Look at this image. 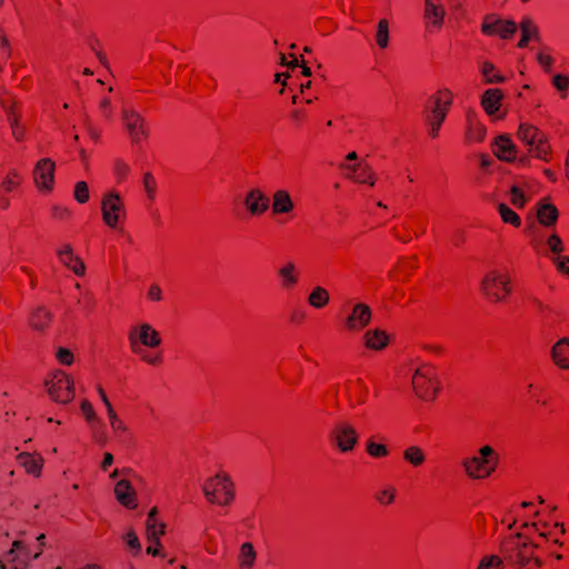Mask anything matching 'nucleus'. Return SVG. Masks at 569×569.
<instances>
[{"mask_svg":"<svg viewBox=\"0 0 569 569\" xmlns=\"http://www.w3.org/2000/svg\"><path fill=\"white\" fill-rule=\"evenodd\" d=\"M206 501L213 506L228 507L236 499L234 482L228 472L219 470L202 485Z\"/></svg>","mask_w":569,"mask_h":569,"instance_id":"f257e3e1","label":"nucleus"},{"mask_svg":"<svg viewBox=\"0 0 569 569\" xmlns=\"http://www.w3.org/2000/svg\"><path fill=\"white\" fill-rule=\"evenodd\" d=\"M499 455L489 445L482 446L477 453L466 457L461 467L467 478L471 480H483L489 478L497 469Z\"/></svg>","mask_w":569,"mask_h":569,"instance_id":"f03ea898","label":"nucleus"},{"mask_svg":"<svg viewBox=\"0 0 569 569\" xmlns=\"http://www.w3.org/2000/svg\"><path fill=\"white\" fill-rule=\"evenodd\" d=\"M455 93L449 88L437 90L429 99V112L427 116L428 134L432 139L439 136L447 114L453 104Z\"/></svg>","mask_w":569,"mask_h":569,"instance_id":"7ed1b4c3","label":"nucleus"},{"mask_svg":"<svg viewBox=\"0 0 569 569\" xmlns=\"http://www.w3.org/2000/svg\"><path fill=\"white\" fill-rule=\"evenodd\" d=\"M44 388L49 398L56 403L68 405L74 399V381L61 369H56L47 376Z\"/></svg>","mask_w":569,"mask_h":569,"instance_id":"20e7f679","label":"nucleus"},{"mask_svg":"<svg viewBox=\"0 0 569 569\" xmlns=\"http://www.w3.org/2000/svg\"><path fill=\"white\" fill-rule=\"evenodd\" d=\"M480 289L490 301H505L512 291L510 276L506 271L491 269L482 277Z\"/></svg>","mask_w":569,"mask_h":569,"instance_id":"39448f33","label":"nucleus"},{"mask_svg":"<svg viewBox=\"0 0 569 569\" xmlns=\"http://www.w3.org/2000/svg\"><path fill=\"white\" fill-rule=\"evenodd\" d=\"M411 385L415 395L427 402L433 401L440 390V381L431 365H422L413 372Z\"/></svg>","mask_w":569,"mask_h":569,"instance_id":"423d86ee","label":"nucleus"},{"mask_svg":"<svg viewBox=\"0 0 569 569\" xmlns=\"http://www.w3.org/2000/svg\"><path fill=\"white\" fill-rule=\"evenodd\" d=\"M517 138L527 147L532 157L548 161L551 147L547 136L539 128L529 123H521L517 131Z\"/></svg>","mask_w":569,"mask_h":569,"instance_id":"0eeeda50","label":"nucleus"},{"mask_svg":"<svg viewBox=\"0 0 569 569\" xmlns=\"http://www.w3.org/2000/svg\"><path fill=\"white\" fill-rule=\"evenodd\" d=\"M126 207L122 197L114 190L103 193L101 199V218L106 227L118 230L126 218Z\"/></svg>","mask_w":569,"mask_h":569,"instance_id":"6e6552de","label":"nucleus"},{"mask_svg":"<svg viewBox=\"0 0 569 569\" xmlns=\"http://www.w3.org/2000/svg\"><path fill=\"white\" fill-rule=\"evenodd\" d=\"M128 340L134 353H141V348L157 349L162 343L159 331L148 322H140L131 327Z\"/></svg>","mask_w":569,"mask_h":569,"instance_id":"1a4fd4ad","label":"nucleus"},{"mask_svg":"<svg viewBox=\"0 0 569 569\" xmlns=\"http://www.w3.org/2000/svg\"><path fill=\"white\" fill-rule=\"evenodd\" d=\"M121 121L132 146H141L149 139V129L142 114L132 108H123Z\"/></svg>","mask_w":569,"mask_h":569,"instance_id":"9d476101","label":"nucleus"},{"mask_svg":"<svg viewBox=\"0 0 569 569\" xmlns=\"http://www.w3.org/2000/svg\"><path fill=\"white\" fill-rule=\"evenodd\" d=\"M521 538L522 536L518 533L503 540L501 551L505 553L506 559L525 566L533 556V549L540 547V543H533L529 540L520 541Z\"/></svg>","mask_w":569,"mask_h":569,"instance_id":"9b49d317","label":"nucleus"},{"mask_svg":"<svg viewBox=\"0 0 569 569\" xmlns=\"http://www.w3.org/2000/svg\"><path fill=\"white\" fill-rule=\"evenodd\" d=\"M32 181L42 194H50L56 183V163L50 158L38 160L32 170Z\"/></svg>","mask_w":569,"mask_h":569,"instance_id":"f8f14e48","label":"nucleus"},{"mask_svg":"<svg viewBox=\"0 0 569 569\" xmlns=\"http://www.w3.org/2000/svg\"><path fill=\"white\" fill-rule=\"evenodd\" d=\"M32 557L21 540H14L0 559V569H29Z\"/></svg>","mask_w":569,"mask_h":569,"instance_id":"ddd939ff","label":"nucleus"},{"mask_svg":"<svg viewBox=\"0 0 569 569\" xmlns=\"http://www.w3.org/2000/svg\"><path fill=\"white\" fill-rule=\"evenodd\" d=\"M359 435L348 421H340L335 426L331 439L340 452H350L358 443Z\"/></svg>","mask_w":569,"mask_h":569,"instance_id":"4468645a","label":"nucleus"},{"mask_svg":"<svg viewBox=\"0 0 569 569\" xmlns=\"http://www.w3.org/2000/svg\"><path fill=\"white\" fill-rule=\"evenodd\" d=\"M372 312L368 305L357 302L352 306L350 313L345 319V328L351 332L363 330L371 321Z\"/></svg>","mask_w":569,"mask_h":569,"instance_id":"2eb2a0df","label":"nucleus"},{"mask_svg":"<svg viewBox=\"0 0 569 569\" xmlns=\"http://www.w3.org/2000/svg\"><path fill=\"white\" fill-rule=\"evenodd\" d=\"M56 254L59 261L64 267L70 269L74 274L80 277L84 276L86 264L83 260L74 253V250L70 243L60 244L56 250Z\"/></svg>","mask_w":569,"mask_h":569,"instance_id":"dca6fc26","label":"nucleus"},{"mask_svg":"<svg viewBox=\"0 0 569 569\" xmlns=\"http://www.w3.org/2000/svg\"><path fill=\"white\" fill-rule=\"evenodd\" d=\"M166 523L146 525V538L150 543L146 552L152 557H163L161 537L166 533Z\"/></svg>","mask_w":569,"mask_h":569,"instance_id":"f3484780","label":"nucleus"},{"mask_svg":"<svg viewBox=\"0 0 569 569\" xmlns=\"http://www.w3.org/2000/svg\"><path fill=\"white\" fill-rule=\"evenodd\" d=\"M243 204L251 216L263 214L269 207V199L260 189H250L243 199Z\"/></svg>","mask_w":569,"mask_h":569,"instance_id":"a211bd4d","label":"nucleus"},{"mask_svg":"<svg viewBox=\"0 0 569 569\" xmlns=\"http://www.w3.org/2000/svg\"><path fill=\"white\" fill-rule=\"evenodd\" d=\"M113 493L117 501L127 509H136L137 503V493L130 481L122 479L119 480L113 488Z\"/></svg>","mask_w":569,"mask_h":569,"instance_id":"6ab92c4d","label":"nucleus"},{"mask_svg":"<svg viewBox=\"0 0 569 569\" xmlns=\"http://www.w3.org/2000/svg\"><path fill=\"white\" fill-rule=\"evenodd\" d=\"M516 31L515 22L510 20H500L495 18H487L482 23V32L487 34H499L501 38L507 39Z\"/></svg>","mask_w":569,"mask_h":569,"instance_id":"aec40b11","label":"nucleus"},{"mask_svg":"<svg viewBox=\"0 0 569 569\" xmlns=\"http://www.w3.org/2000/svg\"><path fill=\"white\" fill-rule=\"evenodd\" d=\"M518 148L506 134L498 136L493 142V154L502 161L512 162L517 158Z\"/></svg>","mask_w":569,"mask_h":569,"instance_id":"412c9836","label":"nucleus"},{"mask_svg":"<svg viewBox=\"0 0 569 569\" xmlns=\"http://www.w3.org/2000/svg\"><path fill=\"white\" fill-rule=\"evenodd\" d=\"M236 561L237 569H254L258 561L254 546L249 541L242 542L237 551Z\"/></svg>","mask_w":569,"mask_h":569,"instance_id":"4be33fe9","label":"nucleus"},{"mask_svg":"<svg viewBox=\"0 0 569 569\" xmlns=\"http://www.w3.org/2000/svg\"><path fill=\"white\" fill-rule=\"evenodd\" d=\"M26 472L39 478L43 468V458L39 453L22 452L17 457Z\"/></svg>","mask_w":569,"mask_h":569,"instance_id":"5701e85b","label":"nucleus"},{"mask_svg":"<svg viewBox=\"0 0 569 569\" xmlns=\"http://www.w3.org/2000/svg\"><path fill=\"white\" fill-rule=\"evenodd\" d=\"M551 359L561 369H569V338H562L551 348Z\"/></svg>","mask_w":569,"mask_h":569,"instance_id":"b1692460","label":"nucleus"},{"mask_svg":"<svg viewBox=\"0 0 569 569\" xmlns=\"http://www.w3.org/2000/svg\"><path fill=\"white\" fill-rule=\"evenodd\" d=\"M365 346L375 351L385 349L389 343V336L382 329L368 330L363 336Z\"/></svg>","mask_w":569,"mask_h":569,"instance_id":"393cba45","label":"nucleus"},{"mask_svg":"<svg viewBox=\"0 0 569 569\" xmlns=\"http://www.w3.org/2000/svg\"><path fill=\"white\" fill-rule=\"evenodd\" d=\"M295 203L287 190L280 189L272 194V212L274 214H289Z\"/></svg>","mask_w":569,"mask_h":569,"instance_id":"a878e982","label":"nucleus"},{"mask_svg":"<svg viewBox=\"0 0 569 569\" xmlns=\"http://www.w3.org/2000/svg\"><path fill=\"white\" fill-rule=\"evenodd\" d=\"M503 94L499 89H488L482 94L481 106L488 116H495L501 106Z\"/></svg>","mask_w":569,"mask_h":569,"instance_id":"bb28decb","label":"nucleus"},{"mask_svg":"<svg viewBox=\"0 0 569 569\" xmlns=\"http://www.w3.org/2000/svg\"><path fill=\"white\" fill-rule=\"evenodd\" d=\"M446 16L445 7L441 2H427L425 7V19L433 27L440 28Z\"/></svg>","mask_w":569,"mask_h":569,"instance_id":"cd10ccee","label":"nucleus"},{"mask_svg":"<svg viewBox=\"0 0 569 569\" xmlns=\"http://www.w3.org/2000/svg\"><path fill=\"white\" fill-rule=\"evenodd\" d=\"M558 216L557 208L548 202L540 203L537 209V218L545 227L553 226L558 220Z\"/></svg>","mask_w":569,"mask_h":569,"instance_id":"c85d7f7f","label":"nucleus"},{"mask_svg":"<svg viewBox=\"0 0 569 569\" xmlns=\"http://www.w3.org/2000/svg\"><path fill=\"white\" fill-rule=\"evenodd\" d=\"M486 136V128L482 123H480L475 114L469 113L467 117V131L466 138L469 141L479 142Z\"/></svg>","mask_w":569,"mask_h":569,"instance_id":"c756f323","label":"nucleus"},{"mask_svg":"<svg viewBox=\"0 0 569 569\" xmlns=\"http://www.w3.org/2000/svg\"><path fill=\"white\" fill-rule=\"evenodd\" d=\"M51 318L52 316L49 310L39 307L31 313L29 323L32 329L42 331L49 326Z\"/></svg>","mask_w":569,"mask_h":569,"instance_id":"7c9ffc66","label":"nucleus"},{"mask_svg":"<svg viewBox=\"0 0 569 569\" xmlns=\"http://www.w3.org/2000/svg\"><path fill=\"white\" fill-rule=\"evenodd\" d=\"M329 299L330 296L328 290L321 286H317L311 290L307 300L311 307L321 309L329 303Z\"/></svg>","mask_w":569,"mask_h":569,"instance_id":"2f4dec72","label":"nucleus"},{"mask_svg":"<svg viewBox=\"0 0 569 569\" xmlns=\"http://www.w3.org/2000/svg\"><path fill=\"white\" fill-rule=\"evenodd\" d=\"M279 276L282 281L283 288H291L298 282V274L296 266L292 262H288L279 269Z\"/></svg>","mask_w":569,"mask_h":569,"instance_id":"473e14b6","label":"nucleus"},{"mask_svg":"<svg viewBox=\"0 0 569 569\" xmlns=\"http://www.w3.org/2000/svg\"><path fill=\"white\" fill-rule=\"evenodd\" d=\"M403 459L412 467H420L426 460V455L420 447L409 446L403 451Z\"/></svg>","mask_w":569,"mask_h":569,"instance_id":"72a5a7b5","label":"nucleus"},{"mask_svg":"<svg viewBox=\"0 0 569 569\" xmlns=\"http://www.w3.org/2000/svg\"><path fill=\"white\" fill-rule=\"evenodd\" d=\"M520 28L522 31V37L518 43L520 48L526 47L530 39L538 38V29L530 20H523Z\"/></svg>","mask_w":569,"mask_h":569,"instance_id":"f704fd0d","label":"nucleus"},{"mask_svg":"<svg viewBox=\"0 0 569 569\" xmlns=\"http://www.w3.org/2000/svg\"><path fill=\"white\" fill-rule=\"evenodd\" d=\"M376 42L380 49H386L389 44V23L386 19H381L375 36Z\"/></svg>","mask_w":569,"mask_h":569,"instance_id":"c9c22d12","label":"nucleus"},{"mask_svg":"<svg viewBox=\"0 0 569 569\" xmlns=\"http://www.w3.org/2000/svg\"><path fill=\"white\" fill-rule=\"evenodd\" d=\"M21 182V174L18 170L11 169L2 179L1 187L6 192H12Z\"/></svg>","mask_w":569,"mask_h":569,"instance_id":"e433bc0d","label":"nucleus"},{"mask_svg":"<svg viewBox=\"0 0 569 569\" xmlns=\"http://www.w3.org/2000/svg\"><path fill=\"white\" fill-rule=\"evenodd\" d=\"M106 411H107L110 428L113 431V433L114 435L126 433L128 431V427L120 419V417L118 416V413L116 412L113 407L107 409Z\"/></svg>","mask_w":569,"mask_h":569,"instance_id":"4c0bfd02","label":"nucleus"},{"mask_svg":"<svg viewBox=\"0 0 569 569\" xmlns=\"http://www.w3.org/2000/svg\"><path fill=\"white\" fill-rule=\"evenodd\" d=\"M503 559L498 555H486L483 556L477 569H503Z\"/></svg>","mask_w":569,"mask_h":569,"instance_id":"58836bf2","label":"nucleus"},{"mask_svg":"<svg viewBox=\"0 0 569 569\" xmlns=\"http://www.w3.org/2000/svg\"><path fill=\"white\" fill-rule=\"evenodd\" d=\"M498 209L503 222L510 223L513 227H519L521 224L520 217L507 204L500 203Z\"/></svg>","mask_w":569,"mask_h":569,"instance_id":"ea45409f","label":"nucleus"},{"mask_svg":"<svg viewBox=\"0 0 569 569\" xmlns=\"http://www.w3.org/2000/svg\"><path fill=\"white\" fill-rule=\"evenodd\" d=\"M366 451L372 458H385L388 456V448L382 445L369 439L366 443Z\"/></svg>","mask_w":569,"mask_h":569,"instance_id":"a19ab883","label":"nucleus"},{"mask_svg":"<svg viewBox=\"0 0 569 569\" xmlns=\"http://www.w3.org/2000/svg\"><path fill=\"white\" fill-rule=\"evenodd\" d=\"M73 198L80 204L87 203L89 201L90 192L86 181H78L74 184Z\"/></svg>","mask_w":569,"mask_h":569,"instance_id":"79ce46f5","label":"nucleus"},{"mask_svg":"<svg viewBox=\"0 0 569 569\" xmlns=\"http://www.w3.org/2000/svg\"><path fill=\"white\" fill-rule=\"evenodd\" d=\"M481 72L486 78V81L489 83H500L505 81V78L496 72V68L490 62H485L482 64Z\"/></svg>","mask_w":569,"mask_h":569,"instance_id":"37998d69","label":"nucleus"},{"mask_svg":"<svg viewBox=\"0 0 569 569\" xmlns=\"http://www.w3.org/2000/svg\"><path fill=\"white\" fill-rule=\"evenodd\" d=\"M552 84L559 91L561 98L567 96L569 89V76L557 73L552 77Z\"/></svg>","mask_w":569,"mask_h":569,"instance_id":"c03bdc74","label":"nucleus"},{"mask_svg":"<svg viewBox=\"0 0 569 569\" xmlns=\"http://www.w3.org/2000/svg\"><path fill=\"white\" fill-rule=\"evenodd\" d=\"M56 359L57 361L62 365V366H67V367H70L73 362H74V355L73 352L68 349V348H64V347H59L57 350H56Z\"/></svg>","mask_w":569,"mask_h":569,"instance_id":"a18cd8bd","label":"nucleus"},{"mask_svg":"<svg viewBox=\"0 0 569 569\" xmlns=\"http://www.w3.org/2000/svg\"><path fill=\"white\" fill-rule=\"evenodd\" d=\"M123 541L133 551V555H138L141 551L140 540L133 529L127 530L123 535Z\"/></svg>","mask_w":569,"mask_h":569,"instance_id":"49530a36","label":"nucleus"},{"mask_svg":"<svg viewBox=\"0 0 569 569\" xmlns=\"http://www.w3.org/2000/svg\"><path fill=\"white\" fill-rule=\"evenodd\" d=\"M80 410H81V413L83 415L86 421L89 425H91L94 421H97L96 410H94L93 406L91 405V402L88 399H82L80 401Z\"/></svg>","mask_w":569,"mask_h":569,"instance_id":"de8ad7c7","label":"nucleus"},{"mask_svg":"<svg viewBox=\"0 0 569 569\" xmlns=\"http://www.w3.org/2000/svg\"><path fill=\"white\" fill-rule=\"evenodd\" d=\"M510 202L517 208H522L526 203L525 193L517 186H512L510 189Z\"/></svg>","mask_w":569,"mask_h":569,"instance_id":"09e8293b","label":"nucleus"},{"mask_svg":"<svg viewBox=\"0 0 569 569\" xmlns=\"http://www.w3.org/2000/svg\"><path fill=\"white\" fill-rule=\"evenodd\" d=\"M157 182L154 177L150 172H146L143 176V188L147 197L152 200L156 193Z\"/></svg>","mask_w":569,"mask_h":569,"instance_id":"8fccbe9b","label":"nucleus"},{"mask_svg":"<svg viewBox=\"0 0 569 569\" xmlns=\"http://www.w3.org/2000/svg\"><path fill=\"white\" fill-rule=\"evenodd\" d=\"M147 299L151 302H160L163 299V292L158 283H151L147 290Z\"/></svg>","mask_w":569,"mask_h":569,"instance_id":"3c124183","label":"nucleus"},{"mask_svg":"<svg viewBox=\"0 0 569 569\" xmlns=\"http://www.w3.org/2000/svg\"><path fill=\"white\" fill-rule=\"evenodd\" d=\"M547 244L550 249L551 252L556 253V254H560L563 250H565V247H563V243H562V240L560 239V237L556 233L551 234L548 239H547Z\"/></svg>","mask_w":569,"mask_h":569,"instance_id":"603ef678","label":"nucleus"},{"mask_svg":"<svg viewBox=\"0 0 569 569\" xmlns=\"http://www.w3.org/2000/svg\"><path fill=\"white\" fill-rule=\"evenodd\" d=\"M537 61L546 72H549L553 64V58L543 51L538 52Z\"/></svg>","mask_w":569,"mask_h":569,"instance_id":"864d4df0","label":"nucleus"},{"mask_svg":"<svg viewBox=\"0 0 569 569\" xmlns=\"http://www.w3.org/2000/svg\"><path fill=\"white\" fill-rule=\"evenodd\" d=\"M553 262L560 272H562L565 274H569V257L568 256H557L553 259Z\"/></svg>","mask_w":569,"mask_h":569,"instance_id":"5fc2aeb1","label":"nucleus"},{"mask_svg":"<svg viewBox=\"0 0 569 569\" xmlns=\"http://www.w3.org/2000/svg\"><path fill=\"white\" fill-rule=\"evenodd\" d=\"M10 43L6 33L0 30V58H8L10 56Z\"/></svg>","mask_w":569,"mask_h":569,"instance_id":"6e6d98bb","label":"nucleus"},{"mask_svg":"<svg viewBox=\"0 0 569 569\" xmlns=\"http://www.w3.org/2000/svg\"><path fill=\"white\" fill-rule=\"evenodd\" d=\"M146 348H141V353H137L140 356L141 360L150 366H157L161 362V358L159 356L151 355L144 350Z\"/></svg>","mask_w":569,"mask_h":569,"instance_id":"4d7b16f0","label":"nucleus"},{"mask_svg":"<svg viewBox=\"0 0 569 569\" xmlns=\"http://www.w3.org/2000/svg\"><path fill=\"white\" fill-rule=\"evenodd\" d=\"M378 500L383 505H390L395 500V490L393 489H385L382 490L379 496Z\"/></svg>","mask_w":569,"mask_h":569,"instance_id":"13d9d810","label":"nucleus"},{"mask_svg":"<svg viewBox=\"0 0 569 569\" xmlns=\"http://www.w3.org/2000/svg\"><path fill=\"white\" fill-rule=\"evenodd\" d=\"M530 528H532L535 531H537L539 537L543 538V539H547L551 535L550 531L546 530L548 528V523L539 525V523L533 522L530 525Z\"/></svg>","mask_w":569,"mask_h":569,"instance_id":"bf43d9fd","label":"nucleus"},{"mask_svg":"<svg viewBox=\"0 0 569 569\" xmlns=\"http://www.w3.org/2000/svg\"><path fill=\"white\" fill-rule=\"evenodd\" d=\"M129 173V167L124 162H117L114 166V174L119 179H123Z\"/></svg>","mask_w":569,"mask_h":569,"instance_id":"052dcab7","label":"nucleus"},{"mask_svg":"<svg viewBox=\"0 0 569 569\" xmlns=\"http://www.w3.org/2000/svg\"><path fill=\"white\" fill-rule=\"evenodd\" d=\"M152 523H163L161 519L158 518V508L153 507L149 510L146 525H152Z\"/></svg>","mask_w":569,"mask_h":569,"instance_id":"680f3d73","label":"nucleus"},{"mask_svg":"<svg viewBox=\"0 0 569 569\" xmlns=\"http://www.w3.org/2000/svg\"><path fill=\"white\" fill-rule=\"evenodd\" d=\"M44 539H46V535L44 533H41L37 537V541L39 542V547H38V551L31 556L33 560L38 559L41 553H42V550H43V547H44Z\"/></svg>","mask_w":569,"mask_h":569,"instance_id":"e2e57ef3","label":"nucleus"},{"mask_svg":"<svg viewBox=\"0 0 569 569\" xmlns=\"http://www.w3.org/2000/svg\"><path fill=\"white\" fill-rule=\"evenodd\" d=\"M53 216L57 218H64L69 216V210L63 207L54 206L52 208Z\"/></svg>","mask_w":569,"mask_h":569,"instance_id":"0e129e2a","label":"nucleus"},{"mask_svg":"<svg viewBox=\"0 0 569 569\" xmlns=\"http://www.w3.org/2000/svg\"><path fill=\"white\" fill-rule=\"evenodd\" d=\"M97 391H98V393H99V396H100V399H101L102 403H103V405H104V407H106V410H107V409H109V408H111V407H112V405H111V402L109 401V399H108V397H107V393H106L104 389H103L102 387H98Z\"/></svg>","mask_w":569,"mask_h":569,"instance_id":"69168bd1","label":"nucleus"},{"mask_svg":"<svg viewBox=\"0 0 569 569\" xmlns=\"http://www.w3.org/2000/svg\"><path fill=\"white\" fill-rule=\"evenodd\" d=\"M113 462V456L110 452H106L103 455V460L101 462V468L107 470Z\"/></svg>","mask_w":569,"mask_h":569,"instance_id":"338daca9","label":"nucleus"},{"mask_svg":"<svg viewBox=\"0 0 569 569\" xmlns=\"http://www.w3.org/2000/svg\"><path fill=\"white\" fill-rule=\"evenodd\" d=\"M480 163L482 167H489L491 164V160L488 156L482 154L480 157Z\"/></svg>","mask_w":569,"mask_h":569,"instance_id":"774afa93","label":"nucleus"}]
</instances>
